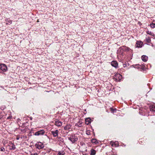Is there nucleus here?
Listing matches in <instances>:
<instances>
[{
  "label": "nucleus",
  "mask_w": 155,
  "mask_h": 155,
  "mask_svg": "<svg viewBox=\"0 0 155 155\" xmlns=\"http://www.w3.org/2000/svg\"><path fill=\"white\" fill-rule=\"evenodd\" d=\"M111 110L112 111H114V110H116V109H113L112 108H111Z\"/></svg>",
  "instance_id": "obj_28"
},
{
  "label": "nucleus",
  "mask_w": 155,
  "mask_h": 155,
  "mask_svg": "<svg viewBox=\"0 0 155 155\" xmlns=\"http://www.w3.org/2000/svg\"><path fill=\"white\" fill-rule=\"evenodd\" d=\"M91 142L93 143L96 144L98 143L97 140L95 139H92L91 140Z\"/></svg>",
  "instance_id": "obj_18"
},
{
  "label": "nucleus",
  "mask_w": 155,
  "mask_h": 155,
  "mask_svg": "<svg viewBox=\"0 0 155 155\" xmlns=\"http://www.w3.org/2000/svg\"><path fill=\"white\" fill-rule=\"evenodd\" d=\"M86 134L88 135H90V132L89 130H87L86 131Z\"/></svg>",
  "instance_id": "obj_23"
},
{
  "label": "nucleus",
  "mask_w": 155,
  "mask_h": 155,
  "mask_svg": "<svg viewBox=\"0 0 155 155\" xmlns=\"http://www.w3.org/2000/svg\"><path fill=\"white\" fill-rule=\"evenodd\" d=\"M150 111L155 112V105H153L150 108Z\"/></svg>",
  "instance_id": "obj_17"
},
{
  "label": "nucleus",
  "mask_w": 155,
  "mask_h": 155,
  "mask_svg": "<svg viewBox=\"0 0 155 155\" xmlns=\"http://www.w3.org/2000/svg\"><path fill=\"white\" fill-rule=\"evenodd\" d=\"M5 150V149L3 147H1V151H2L4 152Z\"/></svg>",
  "instance_id": "obj_21"
},
{
  "label": "nucleus",
  "mask_w": 155,
  "mask_h": 155,
  "mask_svg": "<svg viewBox=\"0 0 155 155\" xmlns=\"http://www.w3.org/2000/svg\"><path fill=\"white\" fill-rule=\"evenodd\" d=\"M71 125L70 124H68L65 126L64 127V129L65 130L69 131V130L71 129Z\"/></svg>",
  "instance_id": "obj_12"
},
{
  "label": "nucleus",
  "mask_w": 155,
  "mask_h": 155,
  "mask_svg": "<svg viewBox=\"0 0 155 155\" xmlns=\"http://www.w3.org/2000/svg\"><path fill=\"white\" fill-rule=\"evenodd\" d=\"M30 119H31V120L32 119V118L31 117H30Z\"/></svg>",
  "instance_id": "obj_31"
},
{
  "label": "nucleus",
  "mask_w": 155,
  "mask_h": 155,
  "mask_svg": "<svg viewBox=\"0 0 155 155\" xmlns=\"http://www.w3.org/2000/svg\"><path fill=\"white\" fill-rule=\"evenodd\" d=\"M82 124V123L81 122L79 121L78 123L76 124V126L78 127H81V126Z\"/></svg>",
  "instance_id": "obj_19"
},
{
  "label": "nucleus",
  "mask_w": 155,
  "mask_h": 155,
  "mask_svg": "<svg viewBox=\"0 0 155 155\" xmlns=\"http://www.w3.org/2000/svg\"><path fill=\"white\" fill-rule=\"evenodd\" d=\"M137 47H140V46H137Z\"/></svg>",
  "instance_id": "obj_33"
},
{
  "label": "nucleus",
  "mask_w": 155,
  "mask_h": 155,
  "mask_svg": "<svg viewBox=\"0 0 155 155\" xmlns=\"http://www.w3.org/2000/svg\"><path fill=\"white\" fill-rule=\"evenodd\" d=\"M35 146L36 148L39 150L42 149L44 147V145L43 143L40 142H37L35 144Z\"/></svg>",
  "instance_id": "obj_4"
},
{
  "label": "nucleus",
  "mask_w": 155,
  "mask_h": 155,
  "mask_svg": "<svg viewBox=\"0 0 155 155\" xmlns=\"http://www.w3.org/2000/svg\"><path fill=\"white\" fill-rule=\"evenodd\" d=\"M150 26L152 28H154L155 27V24L152 23L150 24Z\"/></svg>",
  "instance_id": "obj_20"
},
{
  "label": "nucleus",
  "mask_w": 155,
  "mask_h": 155,
  "mask_svg": "<svg viewBox=\"0 0 155 155\" xmlns=\"http://www.w3.org/2000/svg\"><path fill=\"white\" fill-rule=\"evenodd\" d=\"M54 124L57 127H61L62 125V122L59 120H57L55 121Z\"/></svg>",
  "instance_id": "obj_10"
},
{
  "label": "nucleus",
  "mask_w": 155,
  "mask_h": 155,
  "mask_svg": "<svg viewBox=\"0 0 155 155\" xmlns=\"http://www.w3.org/2000/svg\"><path fill=\"white\" fill-rule=\"evenodd\" d=\"M7 69V67L4 64H0V70L3 71H5Z\"/></svg>",
  "instance_id": "obj_5"
},
{
  "label": "nucleus",
  "mask_w": 155,
  "mask_h": 155,
  "mask_svg": "<svg viewBox=\"0 0 155 155\" xmlns=\"http://www.w3.org/2000/svg\"><path fill=\"white\" fill-rule=\"evenodd\" d=\"M111 65L115 67V68H117L118 67V64L116 61H113L111 62Z\"/></svg>",
  "instance_id": "obj_9"
},
{
  "label": "nucleus",
  "mask_w": 155,
  "mask_h": 155,
  "mask_svg": "<svg viewBox=\"0 0 155 155\" xmlns=\"http://www.w3.org/2000/svg\"><path fill=\"white\" fill-rule=\"evenodd\" d=\"M60 140L61 141H62V140H63L62 139H61V140Z\"/></svg>",
  "instance_id": "obj_29"
},
{
  "label": "nucleus",
  "mask_w": 155,
  "mask_h": 155,
  "mask_svg": "<svg viewBox=\"0 0 155 155\" xmlns=\"http://www.w3.org/2000/svg\"><path fill=\"white\" fill-rule=\"evenodd\" d=\"M91 119L90 118H86L85 119V123L86 124L88 125L91 122Z\"/></svg>",
  "instance_id": "obj_14"
},
{
  "label": "nucleus",
  "mask_w": 155,
  "mask_h": 155,
  "mask_svg": "<svg viewBox=\"0 0 155 155\" xmlns=\"http://www.w3.org/2000/svg\"><path fill=\"white\" fill-rule=\"evenodd\" d=\"M64 153H63V152H59L58 153V155H63Z\"/></svg>",
  "instance_id": "obj_22"
},
{
  "label": "nucleus",
  "mask_w": 155,
  "mask_h": 155,
  "mask_svg": "<svg viewBox=\"0 0 155 155\" xmlns=\"http://www.w3.org/2000/svg\"><path fill=\"white\" fill-rule=\"evenodd\" d=\"M8 146L9 147V149L10 150H14L16 148L15 145L12 143H9Z\"/></svg>",
  "instance_id": "obj_8"
},
{
  "label": "nucleus",
  "mask_w": 155,
  "mask_h": 155,
  "mask_svg": "<svg viewBox=\"0 0 155 155\" xmlns=\"http://www.w3.org/2000/svg\"><path fill=\"white\" fill-rule=\"evenodd\" d=\"M45 131L44 130H42L38 131L35 133V135L36 136H39L40 135H43L45 133Z\"/></svg>",
  "instance_id": "obj_6"
},
{
  "label": "nucleus",
  "mask_w": 155,
  "mask_h": 155,
  "mask_svg": "<svg viewBox=\"0 0 155 155\" xmlns=\"http://www.w3.org/2000/svg\"><path fill=\"white\" fill-rule=\"evenodd\" d=\"M58 130H56L54 131H51V133L54 137H58Z\"/></svg>",
  "instance_id": "obj_7"
},
{
  "label": "nucleus",
  "mask_w": 155,
  "mask_h": 155,
  "mask_svg": "<svg viewBox=\"0 0 155 155\" xmlns=\"http://www.w3.org/2000/svg\"><path fill=\"white\" fill-rule=\"evenodd\" d=\"M96 154V151L93 149H92L91 150V155H95Z\"/></svg>",
  "instance_id": "obj_16"
},
{
  "label": "nucleus",
  "mask_w": 155,
  "mask_h": 155,
  "mask_svg": "<svg viewBox=\"0 0 155 155\" xmlns=\"http://www.w3.org/2000/svg\"><path fill=\"white\" fill-rule=\"evenodd\" d=\"M16 139H17V140H18V139H19V138H17H17H16Z\"/></svg>",
  "instance_id": "obj_30"
},
{
  "label": "nucleus",
  "mask_w": 155,
  "mask_h": 155,
  "mask_svg": "<svg viewBox=\"0 0 155 155\" xmlns=\"http://www.w3.org/2000/svg\"><path fill=\"white\" fill-rule=\"evenodd\" d=\"M110 144L113 147H117L118 145V142H114L112 141H111L110 142Z\"/></svg>",
  "instance_id": "obj_11"
},
{
  "label": "nucleus",
  "mask_w": 155,
  "mask_h": 155,
  "mask_svg": "<svg viewBox=\"0 0 155 155\" xmlns=\"http://www.w3.org/2000/svg\"><path fill=\"white\" fill-rule=\"evenodd\" d=\"M122 78V76L118 73L116 74L114 77V79L116 81H120Z\"/></svg>",
  "instance_id": "obj_2"
},
{
  "label": "nucleus",
  "mask_w": 155,
  "mask_h": 155,
  "mask_svg": "<svg viewBox=\"0 0 155 155\" xmlns=\"http://www.w3.org/2000/svg\"><path fill=\"white\" fill-rule=\"evenodd\" d=\"M31 155H38V154L37 153H31Z\"/></svg>",
  "instance_id": "obj_27"
},
{
  "label": "nucleus",
  "mask_w": 155,
  "mask_h": 155,
  "mask_svg": "<svg viewBox=\"0 0 155 155\" xmlns=\"http://www.w3.org/2000/svg\"><path fill=\"white\" fill-rule=\"evenodd\" d=\"M9 23H10V24H11V23H12V22H11V21L10 22H9Z\"/></svg>",
  "instance_id": "obj_32"
},
{
  "label": "nucleus",
  "mask_w": 155,
  "mask_h": 155,
  "mask_svg": "<svg viewBox=\"0 0 155 155\" xmlns=\"http://www.w3.org/2000/svg\"><path fill=\"white\" fill-rule=\"evenodd\" d=\"M68 139L70 140L72 143H74L78 140V137L75 134L72 135L68 138Z\"/></svg>",
  "instance_id": "obj_1"
},
{
  "label": "nucleus",
  "mask_w": 155,
  "mask_h": 155,
  "mask_svg": "<svg viewBox=\"0 0 155 155\" xmlns=\"http://www.w3.org/2000/svg\"><path fill=\"white\" fill-rule=\"evenodd\" d=\"M148 57L145 55H143L141 57L142 61L144 62L147 61L148 60Z\"/></svg>",
  "instance_id": "obj_13"
},
{
  "label": "nucleus",
  "mask_w": 155,
  "mask_h": 155,
  "mask_svg": "<svg viewBox=\"0 0 155 155\" xmlns=\"http://www.w3.org/2000/svg\"><path fill=\"white\" fill-rule=\"evenodd\" d=\"M147 33L148 34L151 35H152L151 34H152V33H151V32L150 31H147Z\"/></svg>",
  "instance_id": "obj_25"
},
{
  "label": "nucleus",
  "mask_w": 155,
  "mask_h": 155,
  "mask_svg": "<svg viewBox=\"0 0 155 155\" xmlns=\"http://www.w3.org/2000/svg\"><path fill=\"white\" fill-rule=\"evenodd\" d=\"M3 116L0 113V120H1L3 117Z\"/></svg>",
  "instance_id": "obj_26"
},
{
  "label": "nucleus",
  "mask_w": 155,
  "mask_h": 155,
  "mask_svg": "<svg viewBox=\"0 0 155 155\" xmlns=\"http://www.w3.org/2000/svg\"><path fill=\"white\" fill-rule=\"evenodd\" d=\"M144 41L148 43H150L151 42L150 38L149 37H147Z\"/></svg>",
  "instance_id": "obj_15"
},
{
  "label": "nucleus",
  "mask_w": 155,
  "mask_h": 155,
  "mask_svg": "<svg viewBox=\"0 0 155 155\" xmlns=\"http://www.w3.org/2000/svg\"><path fill=\"white\" fill-rule=\"evenodd\" d=\"M12 118V116H10L7 118V119H10Z\"/></svg>",
  "instance_id": "obj_24"
},
{
  "label": "nucleus",
  "mask_w": 155,
  "mask_h": 155,
  "mask_svg": "<svg viewBox=\"0 0 155 155\" xmlns=\"http://www.w3.org/2000/svg\"><path fill=\"white\" fill-rule=\"evenodd\" d=\"M130 48L128 47L125 46H123L120 47L118 50V52H119L120 51L121 52V54L123 53V51H128L130 50Z\"/></svg>",
  "instance_id": "obj_3"
}]
</instances>
